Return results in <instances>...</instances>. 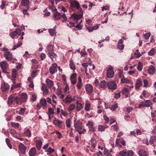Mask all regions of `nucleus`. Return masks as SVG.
I'll list each match as a JSON object with an SVG mask.
<instances>
[{
	"label": "nucleus",
	"mask_w": 156,
	"mask_h": 156,
	"mask_svg": "<svg viewBox=\"0 0 156 156\" xmlns=\"http://www.w3.org/2000/svg\"><path fill=\"white\" fill-rule=\"evenodd\" d=\"M74 126L75 128L76 129V131L80 134H83L86 132L85 129L82 128L81 122L79 121H77L76 123H74Z\"/></svg>",
	"instance_id": "nucleus-1"
},
{
	"label": "nucleus",
	"mask_w": 156,
	"mask_h": 156,
	"mask_svg": "<svg viewBox=\"0 0 156 156\" xmlns=\"http://www.w3.org/2000/svg\"><path fill=\"white\" fill-rule=\"evenodd\" d=\"M80 5L78 2L76 0H73V1L70 2V6L72 9L76 8L79 11H83L82 8L80 7Z\"/></svg>",
	"instance_id": "nucleus-2"
},
{
	"label": "nucleus",
	"mask_w": 156,
	"mask_h": 156,
	"mask_svg": "<svg viewBox=\"0 0 156 156\" xmlns=\"http://www.w3.org/2000/svg\"><path fill=\"white\" fill-rule=\"evenodd\" d=\"M14 101H15L17 104H19V98L17 96L13 95H10L8 98V104L9 105H12Z\"/></svg>",
	"instance_id": "nucleus-3"
},
{
	"label": "nucleus",
	"mask_w": 156,
	"mask_h": 156,
	"mask_svg": "<svg viewBox=\"0 0 156 156\" xmlns=\"http://www.w3.org/2000/svg\"><path fill=\"white\" fill-rule=\"evenodd\" d=\"M52 11L53 12V17L55 20H59L62 17V15L57 11V9H53Z\"/></svg>",
	"instance_id": "nucleus-4"
},
{
	"label": "nucleus",
	"mask_w": 156,
	"mask_h": 156,
	"mask_svg": "<svg viewBox=\"0 0 156 156\" xmlns=\"http://www.w3.org/2000/svg\"><path fill=\"white\" fill-rule=\"evenodd\" d=\"M83 14V11H79L78 14H72L71 17L73 18L75 21L78 20L82 17Z\"/></svg>",
	"instance_id": "nucleus-5"
},
{
	"label": "nucleus",
	"mask_w": 156,
	"mask_h": 156,
	"mask_svg": "<svg viewBox=\"0 0 156 156\" xmlns=\"http://www.w3.org/2000/svg\"><path fill=\"white\" fill-rule=\"evenodd\" d=\"M85 89L87 94L90 95L93 91V87L90 84H87L85 86Z\"/></svg>",
	"instance_id": "nucleus-6"
},
{
	"label": "nucleus",
	"mask_w": 156,
	"mask_h": 156,
	"mask_svg": "<svg viewBox=\"0 0 156 156\" xmlns=\"http://www.w3.org/2000/svg\"><path fill=\"white\" fill-rule=\"evenodd\" d=\"M114 74L112 67L111 66L109 67L107 70L106 73L107 77L109 78H112Z\"/></svg>",
	"instance_id": "nucleus-7"
},
{
	"label": "nucleus",
	"mask_w": 156,
	"mask_h": 156,
	"mask_svg": "<svg viewBox=\"0 0 156 156\" xmlns=\"http://www.w3.org/2000/svg\"><path fill=\"white\" fill-rule=\"evenodd\" d=\"M57 65L56 63H53L51 66L49 68V72L52 75H53L57 71Z\"/></svg>",
	"instance_id": "nucleus-8"
},
{
	"label": "nucleus",
	"mask_w": 156,
	"mask_h": 156,
	"mask_svg": "<svg viewBox=\"0 0 156 156\" xmlns=\"http://www.w3.org/2000/svg\"><path fill=\"white\" fill-rule=\"evenodd\" d=\"M19 150L22 154H25L26 150L27 149L26 147L23 144H20L18 146Z\"/></svg>",
	"instance_id": "nucleus-9"
},
{
	"label": "nucleus",
	"mask_w": 156,
	"mask_h": 156,
	"mask_svg": "<svg viewBox=\"0 0 156 156\" xmlns=\"http://www.w3.org/2000/svg\"><path fill=\"white\" fill-rule=\"evenodd\" d=\"M4 56L8 61L12 60L13 58L11 53L9 51H5L4 53Z\"/></svg>",
	"instance_id": "nucleus-10"
},
{
	"label": "nucleus",
	"mask_w": 156,
	"mask_h": 156,
	"mask_svg": "<svg viewBox=\"0 0 156 156\" xmlns=\"http://www.w3.org/2000/svg\"><path fill=\"white\" fill-rule=\"evenodd\" d=\"M108 87L109 89L115 90L117 87V85L114 81H111L108 83Z\"/></svg>",
	"instance_id": "nucleus-11"
},
{
	"label": "nucleus",
	"mask_w": 156,
	"mask_h": 156,
	"mask_svg": "<svg viewBox=\"0 0 156 156\" xmlns=\"http://www.w3.org/2000/svg\"><path fill=\"white\" fill-rule=\"evenodd\" d=\"M123 40L121 39L119 40L118 41L117 45V48L120 50H123L124 48V46L123 44Z\"/></svg>",
	"instance_id": "nucleus-12"
},
{
	"label": "nucleus",
	"mask_w": 156,
	"mask_h": 156,
	"mask_svg": "<svg viewBox=\"0 0 156 156\" xmlns=\"http://www.w3.org/2000/svg\"><path fill=\"white\" fill-rule=\"evenodd\" d=\"M46 100L45 99H42L40 101V103L37 104V106L40 109L42 107L44 108L46 106Z\"/></svg>",
	"instance_id": "nucleus-13"
},
{
	"label": "nucleus",
	"mask_w": 156,
	"mask_h": 156,
	"mask_svg": "<svg viewBox=\"0 0 156 156\" xmlns=\"http://www.w3.org/2000/svg\"><path fill=\"white\" fill-rule=\"evenodd\" d=\"M1 88L2 91L6 92L8 90L9 88V86L7 83H4L1 84Z\"/></svg>",
	"instance_id": "nucleus-14"
},
{
	"label": "nucleus",
	"mask_w": 156,
	"mask_h": 156,
	"mask_svg": "<svg viewBox=\"0 0 156 156\" xmlns=\"http://www.w3.org/2000/svg\"><path fill=\"white\" fill-rule=\"evenodd\" d=\"M37 153V150L35 147L31 148L28 153L29 156H35Z\"/></svg>",
	"instance_id": "nucleus-15"
},
{
	"label": "nucleus",
	"mask_w": 156,
	"mask_h": 156,
	"mask_svg": "<svg viewBox=\"0 0 156 156\" xmlns=\"http://www.w3.org/2000/svg\"><path fill=\"white\" fill-rule=\"evenodd\" d=\"M27 98V95L26 93H23L21 95L20 99H19V103H21L25 102Z\"/></svg>",
	"instance_id": "nucleus-16"
},
{
	"label": "nucleus",
	"mask_w": 156,
	"mask_h": 156,
	"mask_svg": "<svg viewBox=\"0 0 156 156\" xmlns=\"http://www.w3.org/2000/svg\"><path fill=\"white\" fill-rule=\"evenodd\" d=\"M76 74H73L70 77L71 83L73 85H75L76 82Z\"/></svg>",
	"instance_id": "nucleus-17"
},
{
	"label": "nucleus",
	"mask_w": 156,
	"mask_h": 156,
	"mask_svg": "<svg viewBox=\"0 0 156 156\" xmlns=\"http://www.w3.org/2000/svg\"><path fill=\"white\" fill-rule=\"evenodd\" d=\"M139 156H148L147 153L143 149L139 150L138 152Z\"/></svg>",
	"instance_id": "nucleus-18"
},
{
	"label": "nucleus",
	"mask_w": 156,
	"mask_h": 156,
	"mask_svg": "<svg viewBox=\"0 0 156 156\" xmlns=\"http://www.w3.org/2000/svg\"><path fill=\"white\" fill-rule=\"evenodd\" d=\"M143 85V83L142 80L140 79H138L136 80L135 88L137 90L141 86Z\"/></svg>",
	"instance_id": "nucleus-19"
},
{
	"label": "nucleus",
	"mask_w": 156,
	"mask_h": 156,
	"mask_svg": "<svg viewBox=\"0 0 156 156\" xmlns=\"http://www.w3.org/2000/svg\"><path fill=\"white\" fill-rule=\"evenodd\" d=\"M156 69L152 65L147 70L148 73L150 74H154L155 72Z\"/></svg>",
	"instance_id": "nucleus-20"
},
{
	"label": "nucleus",
	"mask_w": 156,
	"mask_h": 156,
	"mask_svg": "<svg viewBox=\"0 0 156 156\" xmlns=\"http://www.w3.org/2000/svg\"><path fill=\"white\" fill-rule=\"evenodd\" d=\"M142 103L144 104V107H148L152 105V103L149 100H146L142 102Z\"/></svg>",
	"instance_id": "nucleus-21"
},
{
	"label": "nucleus",
	"mask_w": 156,
	"mask_h": 156,
	"mask_svg": "<svg viewBox=\"0 0 156 156\" xmlns=\"http://www.w3.org/2000/svg\"><path fill=\"white\" fill-rule=\"evenodd\" d=\"M9 66L8 64L5 61L0 62V66L1 69H7Z\"/></svg>",
	"instance_id": "nucleus-22"
},
{
	"label": "nucleus",
	"mask_w": 156,
	"mask_h": 156,
	"mask_svg": "<svg viewBox=\"0 0 156 156\" xmlns=\"http://www.w3.org/2000/svg\"><path fill=\"white\" fill-rule=\"evenodd\" d=\"M45 82L48 87L50 88H51L54 85L53 81L48 79L46 80Z\"/></svg>",
	"instance_id": "nucleus-23"
},
{
	"label": "nucleus",
	"mask_w": 156,
	"mask_h": 156,
	"mask_svg": "<svg viewBox=\"0 0 156 156\" xmlns=\"http://www.w3.org/2000/svg\"><path fill=\"white\" fill-rule=\"evenodd\" d=\"M36 145L37 149L40 150L42 145V142L40 140H37L36 141Z\"/></svg>",
	"instance_id": "nucleus-24"
},
{
	"label": "nucleus",
	"mask_w": 156,
	"mask_h": 156,
	"mask_svg": "<svg viewBox=\"0 0 156 156\" xmlns=\"http://www.w3.org/2000/svg\"><path fill=\"white\" fill-rule=\"evenodd\" d=\"M108 87V83H106L104 80L101 82L100 87L101 88L106 89Z\"/></svg>",
	"instance_id": "nucleus-25"
},
{
	"label": "nucleus",
	"mask_w": 156,
	"mask_h": 156,
	"mask_svg": "<svg viewBox=\"0 0 156 156\" xmlns=\"http://www.w3.org/2000/svg\"><path fill=\"white\" fill-rule=\"evenodd\" d=\"M72 98L71 96L70 95H68L65 98L63 101L65 102V103H70L71 102Z\"/></svg>",
	"instance_id": "nucleus-26"
},
{
	"label": "nucleus",
	"mask_w": 156,
	"mask_h": 156,
	"mask_svg": "<svg viewBox=\"0 0 156 156\" xmlns=\"http://www.w3.org/2000/svg\"><path fill=\"white\" fill-rule=\"evenodd\" d=\"M82 80L80 77H78V82L77 83V88L80 90L83 86V84L82 83Z\"/></svg>",
	"instance_id": "nucleus-27"
},
{
	"label": "nucleus",
	"mask_w": 156,
	"mask_h": 156,
	"mask_svg": "<svg viewBox=\"0 0 156 156\" xmlns=\"http://www.w3.org/2000/svg\"><path fill=\"white\" fill-rule=\"evenodd\" d=\"M53 123L56 125L58 126L59 127H62V122L58 120H55L53 121Z\"/></svg>",
	"instance_id": "nucleus-28"
},
{
	"label": "nucleus",
	"mask_w": 156,
	"mask_h": 156,
	"mask_svg": "<svg viewBox=\"0 0 156 156\" xmlns=\"http://www.w3.org/2000/svg\"><path fill=\"white\" fill-rule=\"evenodd\" d=\"M77 106L76 108L78 111L81 110L83 108V106L79 102V101H77L76 102Z\"/></svg>",
	"instance_id": "nucleus-29"
},
{
	"label": "nucleus",
	"mask_w": 156,
	"mask_h": 156,
	"mask_svg": "<svg viewBox=\"0 0 156 156\" xmlns=\"http://www.w3.org/2000/svg\"><path fill=\"white\" fill-rule=\"evenodd\" d=\"M116 156H127L126 151L124 150L121 151L117 154Z\"/></svg>",
	"instance_id": "nucleus-30"
},
{
	"label": "nucleus",
	"mask_w": 156,
	"mask_h": 156,
	"mask_svg": "<svg viewBox=\"0 0 156 156\" xmlns=\"http://www.w3.org/2000/svg\"><path fill=\"white\" fill-rule=\"evenodd\" d=\"M24 133L28 137H30L31 136V132L29 129H25Z\"/></svg>",
	"instance_id": "nucleus-31"
},
{
	"label": "nucleus",
	"mask_w": 156,
	"mask_h": 156,
	"mask_svg": "<svg viewBox=\"0 0 156 156\" xmlns=\"http://www.w3.org/2000/svg\"><path fill=\"white\" fill-rule=\"evenodd\" d=\"M10 124L12 127L15 129L18 128L20 126V124L18 123L11 122Z\"/></svg>",
	"instance_id": "nucleus-32"
},
{
	"label": "nucleus",
	"mask_w": 156,
	"mask_h": 156,
	"mask_svg": "<svg viewBox=\"0 0 156 156\" xmlns=\"http://www.w3.org/2000/svg\"><path fill=\"white\" fill-rule=\"evenodd\" d=\"M22 42L20 41H19L17 43L16 45H15L13 46V48L12 49V50H14L16 49L17 48L20 47L21 45H22Z\"/></svg>",
	"instance_id": "nucleus-33"
},
{
	"label": "nucleus",
	"mask_w": 156,
	"mask_h": 156,
	"mask_svg": "<svg viewBox=\"0 0 156 156\" xmlns=\"http://www.w3.org/2000/svg\"><path fill=\"white\" fill-rule=\"evenodd\" d=\"M22 2L21 4L22 6H26L29 4V0H21Z\"/></svg>",
	"instance_id": "nucleus-34"
},
{
	"label": "nucleus",
	"mask_w": 156,
	"mask_h": 156,
	"mask_svg": "<svg viewBox=\"0 0 156 156\" xmlns=\"http://www.w3.org/2000/svg\"><path fill=\"white\" fill-rule=\"evenodd\" d=\"M49 57L52 60H53V58L56 57V54L54 52H51L48 53Z\"/></svg>",
	"instance_id": "nucleus-35"
},
{
	"label": "nucleus",
	"mask_w": 156,
	"mask_h": 156,
	"mask_svg": "<svg viewBox=\"0 0 156 156\" xmlns=\"http://www.w3.org/2000/svg\"><path fill=\"white\" fill-rule=\"evenodd\" d=\"M55 150L52 148L51 147H49L45 151L47 152V155H49L52 152H54Z\"/></svg>",
	"instance_id": "nucleus-36"
},
{
	"label": "nucleus",
	"mask_w": 156,
	"mask_h": 156,
	"mask_svg": "<svg viewBox=\"0 0 156 156\" xmlns=\"http://www.w3.org/2000/svg\"><path fill=\"white\" fill-rule=\"evenodd\" d=\"M121 80L122 83H130V80L127 78L124 77V76L121 79Z\"/></svg>",
	"instance_id": "nucleus-37"
},
{
	"label": "nucleus",
	"mask_w": 156,
	"mask_h": 156,
	"mask_svg": "<svg viewBox=\"0 0 156 156\" xmlns=\"http://www.w3.org/2000/svg\"><path fill=\"white\" fill-rule=\"evenodd\" d=\"M70 68L73 70L75 69V65L73 61H70L69 64Z\"/></svg>",
	"instance_id": "nucleus-38"
},
{
	"label": "nucleus",
	"mask_w": 156,
	"mask_h": 156,
	"mask_svg": "<svg viewBox=\"0 0 156 156\" xmlns=\"http://www.w3.org/2000/svg\"><path fill=\"white\" fill-rule=\"evenodd\" d=\"M75 108V106L73 104L70 105L67 108V109L69 111H72Z\"/></svg>",
	"instance_id": "nucleus-39"
},
{
	"label": "nucleus",
	"mask_w": 156,
	"mask_h": 156,
	"mask_svg": "<svg viewBox=\"0 0 156 156\" xmlns=\"http://www.w3.org/2000/svg\"><path fill=\"white\" fill-rule=\"evenodd\" d=\"M143 67V64L140 62H139L137 67V70L139 71H141L142 70Z\"/></svg>",
	"instance_id": "nucleus-40"
},
{
	"label": "nucleus",
	"mask_w": 156,
	"mask_h": 156,
	"mask_svg": "<svg viewBox=\"0 0 156 156\" xmlns=\"http://www.w3.org/2000/svg\"><path fill=\"white\" fill-rule=\"evenodd\" d=\"M156 49L154 48H153L148 52V54L150 56H152L154 55Z\"/></svg>",
	"instance_id": "nucleus-41"
},
{
	"label": "nucleus",
	"mask_w": 156,
	"mask_h": 156,
	"mask_svg": "<svg viewBox=\"0 0 156 156\" xmlns=\"http://www.w3.org/2000/svg\"><path fill=\"white\" fill-rule=\"evenodd\" d=\"M118 107V104L115 103L114 105H112L110 107V109L112 111L115 110Z\"/></svg>",
	"instance_id": "nucleus-42"
},
{
	"label": "nucleus",
	"mask_w": 156,
	"mask_h": 156,
	"mask_svg": "<svg viewBox=\"0 0 156 156\" xmlns=\"http://www.w3.org/2000/svg\"><path fill=\"white\" fill-rule=\"evenodd\" d=\"M90 104H86L84 108L85 110L87 112L89 111L90 109Z\"/></svg>",
	"instance_id": "nucleus-43"
},
{
	"label": "nucleus",
	"mask_w": 156,
	"mask_h": 156,
	"mask_svg": "<svg viewBox=\"0 0 156 156\" xmlns=\"http://www.w3.org/2000/svg\"><path fill=\"white\" fill-rule=\"evenodd\" d=\"M52 99L53 102L55 103V104L57 103L58 99L56 96L55 95H53L52 96Z\"/></svg>",
	"instance_id": "nucleus-44"
},
{
	"label": "nucleus",
	"mask_w": 156,
	"mask_h": 156,
	"mask_svg": "<svg viewBox=\"0 0 156 156\" xmlns=\"http://www.w3.org/2000/svg\"><path fill=\"white\" fill-rule=\"evenodd\" d=\"M71 120L70 119H67L66 120V123L67 127L69 128L70 126Z\"/></svg>",
	"instance_id": "nucleus-45"
},
{
	"label": "nucleus",
	"mask_w": 156,
	"mask_h": 156,
	"mask_svg": "<svg viewBox=\"0 0 156 156\" xmlns=\"http://www.w3.org/2000/svg\"><path fill=\"white\" fill-rule=\"evenodd\" d=\"M126 153L127 156H133L134 154V153L132 150L128 151Z\"/></svg>",
	"instance_id": "nucleus-46"
},
{
	"label": "nucleus",
	"mask_w": 156,
	"mask_h": 156,
	"mask_svg": "<svg viewBox=\"0 0 156 156\" xmlns=\"http://www.w3.org/2000/svg\"><path fill=\"white\" fill-rule=\"evenodd\" d=\"M47 48L49 51H52L53 50V47L51 44H48L47 45Z\"/></svg>",
	"instance_id": "nucleus-47"
},
{
	"label": "nucleus",
	"mask_w": 156,
	"mask_h": 156,
	"mask_svg": "<svg viewBox=\"0 0 156 156\" xmlns=\"http://www.w3.org/2000/svg\"><path fill=\"white\" fill-rule=\"evenodd\" d=\"M17 34L16 32V31L10 33L9 34V35L13 39L17 35Z\"/></svg>",
	"instance_id": "nucleus-48"
},
{
	"label": "nucleus",
	"mask_w": 156,
	"mask_h": 156,
	"mask_svg": "<svg viewBox=\"0 0 156 156\" xmlns=\"http://www.w3.org/2000/svg\"><path fill=\"white\" fill-rule=\"evenodd\" d=\"M151 35V34L150 32L146 33L145 34H144V36L146 40L148 39Z\"/></svg>",
	"instance_id": "nucleus-49"
},
{
	"label": "nucleus",
	"mask_w": 156,
	"mask_h": 156,
	"mask_svg": "<svg viewBox=\"0 0 156 156\" xmlns=\"http://www.w3.org/2000/svg\"><path fill=\"white\" fill-rule=\"evenodd\" d=\"M123 71H122L121 70H120L119 71V73H118V76L121 79L123 77H124V76L123 75Z\"/></svg>",
	"instance_id": "nucleus-50"
},
{
	"label": "nucleus",
	"mask_w": 156,
	"mask_h": 156,
	"mask_svg": "<svg viewBox=\"0 0 156 156\" xmlns=\"http://www.w3.org/2000/svg\"><path fill=\"white\" fill-rule=\"evenodd\" d=\"M48 31L51 36H54L55 34V30L54 28L53 29H49Z\"/></svg>",
	"instance_id": "nucleus-51"
},
{
	"label": "nucleus",
	"mask_w": 156,
	"mask_h": 156,
	"mask_svg": "<svg viewBox=\"0 0 156 156\" xmlns=\"http://www.w3.org/2000/svg\"><path fill=\"white\" fill-rule=\"evenodd\" d=\"M6 2L5 1H2V5L0 6V8L2 9H4Z\"/></svg>",
	"instance_id": "nucleus-52"
},
{
	"label": "nucleus",
	"mask_w": 156,
	"mask_h": 156,
	"mask_svg": "<svg viewBox=\"0 0 156 156\" xmlns=\"http://www.w3.org/2000/svg\"><path fill=\"white\" fill-rule=\"evenodd\" d=\"M105 127L102 125H99L98 126V129L99 131H104L105 130Z\"/></svg>",
	"instance_id": "nucleus-53"
},
{
	"label": "nucleus",
	"mask_w": 156,
	"mask_h": 156,
	"mask_svg": "<svg viewBox=\"0 0 156 156\" xmlns=\"http://www.w3.org/2000/svg\"><path fill=\"white\" fill-rule=\"evenodd\" d=\"M143 82L144 83V85L143 86L144 87H147L148 85V81L145 79L143 80Z\"/></svg>",
	"instance_id": "nucleus-54"
},
{
	"label": "nucleus",
	"mask_w": 156,
	"mask_h": 156,
	"mask_svg": "<svg viewBox=\"0 0 156 156\" xmlns=\"http://www.w3.org/2000/svg\"><path fill=\"white\" fill-rule=\"evenodd\" d=\"M61 114L64 116H66L68 115V114L67 112L63 109H61Z\"/></svg>",
	"instance_id": "nucleus-55"
},
{
	"label": "nucleus",
	"mask_w": 156,
	"mask_h": 156,
	"mask_svg": "<svg viewBox=\"0 0 156 156\" xmlns=\"http://www.w3.org/2000/svg\"><path fill=\"white\" fill-rule=\"evenodd\" d=\"M54 109L51 108H49L48 109V114L49 115H52L54 114Z\"/></svg>",
	"instance_id": "nucleus-56"
},
{
	"label": "nucleus",
	"mask_w": 156,
	"mask_h": 156,
	"mask_svg": "<svg viewBox=\"0 0 156 156\" xmlns=\"http://www.w3.org/2000/svg\"><path fill=\"white\" fill-rule=\"evenodd\" d=\"M20 86L21 84L20 83H18L15 85H13L11 89L12 90L13 88L19 87H20Z\"/></svg>",
	"instance_id": "nucleus-57"
},
{
	"label": "nucleus",
	"mask_w": 156,
	"mask_h": 156,
	"mask_svg": "<svg viewBox=\"0 0 156 156\" xmlns=\"http://www.w3.org/2000/svg\"><path fill=\"white\" fill-rule=\"evenodd\" d=\"M25 111V108H21L19 110V114L21 115L23 114Z\"/></svg>",
	"instance_id": "nucleus-58"
},
{
	"label": "nucleus",
	"mask_w": 156,
	"mask_h": 156,
	"mask_svg": "<svg viewBox=\"0 0 156 156\" xmlns=\"http://www.w3.org/2000/svg\"><path fill=\"white\" fill-rule=\"evenodd\" d=\"M31 99L33 101H35L37 99L36 95L35 94H33L32 96Z\"/></svg>",
	"instance_id": "nucleus-59"
},
{
	"label": "nucleus",
	"mask_w": 156,
	"mask_h": 156,
	"mask_svg": "<svg viewBox=\"0 0 156 156\" xmlns=\"http://www.w3.org/2000/svg\"><path fill=\"white\" fill-rule=\"evenodd\" d=\"M46 55L44 53H42L40 55V57L41 58V60H43L44 59L46 58Z\"/></svg>",
	"instance_id": "nucleus-60"
},
{
	"label": "nucleus",
	"mask_w": 156,
	"mask_h": 156,
	"mask_svg": "<svg viewBox=\"0 0 156 156\" xmlns=\"http://www.w3.org/2000/svg\"><path fill=\"white\" fill-rule=\"evenodd\" d=\"M154 137L153 136H151L150 137V140H149V143L150 144H152L154 142V139H153Z\"/></svg>",
	"instance_id": "nucleus-61"
},
{
	"label": "nucleus",
	"mask_w": 156,
	"mask_h": 156,
	"mask_svg": "<svg viewBox=\"0 0 156 156\" xmlns=\"http://www.w3.org/2000/svg\"><path fill=\"white\" fill-rule=\"evenodd\" d=\"M62 17L63 18V20L62 21V22H64L67 20V18L65 14H63L62 15Z\"/></svg>",
	"instance_id": "nucleus-62"
},
{
	"label": "nucleus",
	"mask_w": 156,
	"mask_h": 156,
	"mask_svg": "<svg viewBox=\"0 0 156 156\" xmlns=\"http://www.w3.org/2000/svg\"><path fill=\"white\" fill-rule=\"evenodd\" d=\"M87 125L89 128H92L93 126L92 122H89L87 124Z\"/></svg>",
	"instance_id": "nucleus-63"
},
{
	"label": "nucleus",
	"mask_w": 156,
	"mask_h": 156,
	"mask_svg": "<svg viewBox=\"0 0 156 156\" xmlns=\"http://www.w3.org/2000/svg\"><path fill=\"white\" fill-rule=\"evenodd\" d=\"M126 110L128 112L130 113L133 111V108L130 107H128L126 108Z\"/></svg>",
	"instance_id": "nucleus-64"
}]
</instances>
